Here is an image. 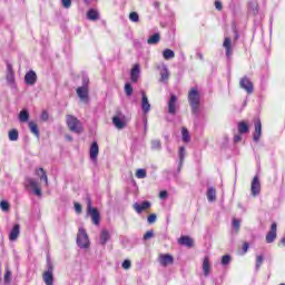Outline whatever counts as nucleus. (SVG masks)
I'll return each mask as SVG.
<instances>
[{"label": "nucleus", "instance_id": "obj_29", "mask_svg": "<svg viewBox=\"0 0 285 285\" xmlns=\"http://www.w3.org/2000/svg\"><path fill=\"white\" fill-rule=\"evenodd\" d=\"M160 39H161V37L159 36V33H154L151 37L148 38L147 43L153 46L155 43H159Z\"/></svg>", "mask_w": 285, "mask_h": 285}, {"label": "nucleus", "instance_id": "obj_61", "mask_svg": "<svg viewBox=\"0 0 285 285\" xmlns=\"http://www.w3.org/2000/svg\"><path fill=\"white\" fill-rule=\"evenodd\" d=\"M235 39H239V35H237V33H236V37H235Z\"/></svg>", "mask_w": 285, "mask_h": 285}, {"label": "nucleus", "instance_id": "obj_1", "mask_svg": "<svg viewBox=\"0 0 285 285\" xmlns=\"http://www.w3.org/2000/svg\"><path fill=\"white\" fill-rule=\"evenodd\" d=\"M188 101L191 108L193 115H199V90L191 88L188 92Z\"/></svg>", "mask_w": 285, "mask_h": 285}, {"label": "nucleus", "instance_id": "obj_41", "mask_svg": "<svg viewBox=\"0 0 285 285\" xmlns=\"http://www.w3.org/2000/svg\"><path fill=\"white\" fill-rule=\"evenodd\" d=\"M262 264H264V256L258 255L256 256V271H259L262 267Z\"/></svg>", "mask_w": 285, "mask_h": 285}, {"label": "nucleus", "instance_id": "obj_8", "mask_svg": "<svg viewBox=\"0 0 285 285\" xmlns=\"http://www.w3.org/2000/svg\"><path fill=\"white\" fill-rule=\"evenodd\" d=\"M24 186L27 188H32L35 195H37V197H41V188H39V183H37L35 178H26Z\"/></svg>", "mask_w": 285, "mask_h": 285}, {"label": "nucleus", "instance_id": "obj_49", "mask_svg": "<svg viewBox=\"0 0 285 285\" xmlns=\"http://www.w3.org/2000/svg\"><path fill=\"white\" fill-rule=\"evenodd\" d=\"M215 8H216V10L222 11L224 9V6L222 4V1L216 0L215 1Z\"/></svg>", "mask_w": 285, "mask_h": 285}, {"label": "nucleus", "instance_id": "obj_16", "mask_svg": "<svg viewBox=\"0 0 285 285\" xmlns=\"http://www.w3.org/2000/svg\"><path fill=\"white\" fill-rule=\"evenodd\" d=\"M89 157L92 161H97V157H99V145L96 141L91 144Z\"/></svg>", "mask_w": 285, "mask_h": 285}, {"label": "nucleus", "instance_id": "obj_31", "mask_svg": "<svg viewBox=\"0 0 285 285\" xmlns=\"http://www.w3.org/2000/svg\"><path fill=\"white\" fill-rule=\"evenodd\" d=\"M181 135L183 141H185V144H188L190 141V134L188 132V129L186 127H183Z\"/></svg>", "mask_w": 285, "mask_h": 285}, {"label": "nucleus", "instance_id": "obj_60", "mask_svg": "<svg viewBox=\"0 0 285 285\" xmlns=\"http://www.w3.org/2000/svg\"><path fill=\"white\" fill-rule=\"evenodd\" d=\"M36 175L41 178V171L39 169L36 171Z\"/></svg>", "mask_w": 285, "mask_h": 285}, {"label": "nucleus", "instance_id": "obj_38", "mask_svg": "<svg viewBox=\"0 0 285 285\" xmlns=\"http://www.w3.org/2000/svg\"><path fill=\"white\" fill-rule=\"evenodd\" d=\"M7 81L11 86V88H14V73L9 72L7 75Z\"/></svg>", "mask_w": 285, "mask_h": 285}, {"label": "nucleus", "instance_id": "obj_23", "mask_svg": "<svg viewBox=\"0 0 285 285\" xmlns=\"http://www.w3.org/2000/svg\"><path fill=\"white\" fill-rule=\"evenodd\" d=\"M108 239H110V232H108L107 229H102L100 233V244L102 246H106Z\"/></svg>", "mask_w": 285, "mask_h": 285}, {"label": "nucleus", "instance_id": "obj_3", "mask_svg": "<svg viewBox=\"0 0 285 285\" xmlns=\"http://www.w3.org/2000/svg\"><path fill=\"white\" fill-rule=\"evenodd\" d=\"M66 121L69 130L71 132H76V135H80V132H83V127L81 126V121L77 119V117L72 115L66 116Z\"/></svg>", "mask_w": 285, "mask_h": 285}, {"label": "nucleus", "instance_id": "obj_28", "mask_svg": "<svg viewBox=\"0 0 285 285\" xmlns=\"http://www.w3.org/2000/svg\"><path fill=\"white\" fill-rule=\"evenodd\" d=\"M163 57L164 59H166V61L175 59V51H173L171 49H165L163 52Z\"/></svg>", "mask_w": 285, "mask_h": 285}, {"label": "nucleus", "instance_id": "obj_40", "mask_svg": "<svg viewBox=\"0 0 285 285\" xmlns=\"http://www.w3.org/2000/svg\"><path fill=\"white\" fill-rule=\"evenodd\" d=\"M0 208L3 210V213H8L10 210V204L6 200H2L0 203Z\"/></svg>", "mask_w": 285, "mask_h": 285}, {"label": "nucleus", "instance_id": "obj_36", "mask_svg": "<svg viewBox=\"0 0 285 285\" xmlns=\"http://www.w3.org/2000/svg\"><path fill=\"white\" fill-rule=\"evenodd\" d=\"M39 171L41 173L40 181H45L46 186H48V174H46L43 168H39Z\"/></svg>", "mask_w": 285, "mask_h": 285}, {"label": "nucleus", "instance_id": "obj_11", "mask_svg": "<svg viewBox=\"0 0 285 285\" xmlns=\"http://www.w3.org/2000/svg\"><path fill=\"white\" fill-rule=\"evenodd\" d=\"M266 243L267 244H273L275 239H277V223H273L271 226L269 232L266 235Z\"/></svg>", "mask_w": 285, "mask_h": 285}, {"label": "nucleus", "instance_id": "obj_18", "mask_svg": "<svg viewBox=\"0 0 285 285\" xmlns=\"http://www.w3.org/2000/svg\"><path fill=\"white\" fill-rule=\"evenodd\" d=\"M262 137V120L256 119L255 120V132L253 135L254 141H259V138Z\"/></svg>", "mask_w": 285, "mask_h": 285}, {"label": "nucleus", "instance_id": "obj_39", "mask_svg": "<svg viewBox=\"0 0 285 285\" xmlns=\"http://www.w3.org/2000/svg\"><path fill=\"white\" fill-rule=\"evenodd\" d=\"M146 176H147L146 169H137L136 177L138 179H146Z\"/></svg>", "mask_w": 285, "mask_h": 285}, {"label": "nucleus", "instance_id": "obj_37", "mask_svg": "<svg viewBox=\"0 0 285 285\" xmlns=\"http://www.w3.org/2000/svg\"><path fill=\"white\" fill-rule=\"evenodd\" d=\"M242 226V222L237 218L233 219V228L235 229V233H239V228Z\"/></svg>", "mask_w": 285, "mask_h": 285}, {"label": "nucleus", "instance_id": "obj_51", "mask_svg": "<svg viewBox=\"0 0 285 285\" xmlns=\"http://www.w3.org/2000/svg\"><path fill=\"white\" fill-rule=\"evenodd\" d=\"M75 210H76V213H77L78 215L81 214V210H82L81 204L75 203Z\"/></svg>", "mask_w": 285, "mask_h": 285}, {"label": "nucleus", "instance_id": "obj_15", "mask_svg": "<svg viewBox=\"0 0 285 285\" xmlns=\"http://www.w3.org/2000/svg\"><path fill=\"white\" fill-rule=\"evenodd\" d=\"M178 244L180 246H187V248H193L195 246V240H193V238H190V236H181L178 239Z\"/></svg>", "mask_w": 285, "mask_h": 285}, {"label": "nucleus", "instance_id": "obj_59", "mask_svg": "<svg viewBox=\"0 0 285 285\" xmlns=\"http://www.w3.org/2000/svg\"><path fill=\"white\" fill-rule=\"evenodd\" d=\"M66 139H67V141H72V136L67 135V136H66Z\"/></svg>", "mask_w": 285, "mask_h": 285}, {"label": "nucleus", "instance_id": "obj_4", "mask_svg": "<svg viewBox=\"0 0 285 285\" xmlns=\"http://www.w3.org/2000/svg\"><path fill=\"white\" fill-rule=\"evenodd\" d=\"M87 214L91 217L92 224H95V226H99L101 215L99 214L98 208L92 207V200H90V198L87 199Z\"/></svg>", "mask_w": 285, "mask_h": 285}, {"label": "nucleus", "instance_id": "obj_21", "mask_svg": "<svg viewBox=\"0 0 285 285\" xmlns=\"http://www.w3.org/2000/svg\"><path fill=\"white\" fill-rule=\"evenodd\" d=\"M20 227L19 224L14 225L9 234L10 242H17V238L19 237Z\"/></svg>", "mask_w": 285, "mask_h": 285}, {"label": "nucleus", "instance_id": "obj_33", "mask_svg": "<svg viewBox=\"0 0 285 285\" xmlns=\"http://www.w3.org/2000/svg\"><path fill=\"white\" fill-rule=\"evenodd\" d=\"M19 139V131L17 129H12L9 131V140L17 141Z\"/></svg>", "mask_w": 285, "mask_h": 285}, {"label": "nucleus", "instance_id": "obj_42", "mask_svg": "<svg viewBox=\"0 0 285 285\" xmlns=\"http://www.w3.org/2000/svg\"><path fill=\"white\" fill-rule=\"evenodd\" d=\"M130 21H134V23H137L139 21V13L132 11L129 13Z\"/></svg>", "mask_w": 285, "mask_h": 285}, {"label": "nucleus", "instance_id": "obj_53", "mask_svg": "<svg viewBox=\"0 0 285 285\" xmlns=\"http://www.w3.org/2000/svg\"><path fill=\"white\" fill-rule=\"evenodd\" d=\"M155 234L153 233V230H148L145 235H144V239H151V237L154 236Z\"/></svg>", "mask_w": 285, "mask_h": 285}, {"label": "nucleus", "instance_id": "obj_5", "mask_svg": "<svg viewBox=\"0 0 285 285\" xmlns=\"http://www.w3.org/2000/svg\"><path fill=\"white\" fill-rule=\"evenodd\" d=\"M77 245L79 246V248L90 247V239L88 238V233H86V229H83V227H80L78 229Z\"/></svg>", "mask_w": 285, "mask_h": 285}, {"label": "nucleus", "instance_id": "obj_35", "mask_svg": "<svg viewBox=\"0 0 285 285\" xmlns=\"http://www.w3.org/2000/svg\"><path fill=\"white\" fill-rule=\"evenodd\" d=\"M151 149L161 150V140L159 139L151 140Z\"/></svg>", "mask_w": 285, "mask_h": 285}, {"label": "nucleus", "instance_id": "obj_45", "mask_svg": "<svg viewBox=\"0 0 285 285\" xmlns=\"http://www.w3.org/2000/svg\"><path fill=\"white\" fill-rule=\"evenodd\" d=\"M130 80L132 83H137V81L139 80V72H131Z\"/></svg>", "mask_w": 285, "mask_h": 285}, {"label": "nucleus", "instance_id": "obj_22", "mask_svg": "<svg viewBox=\"0 0 285 285\" xmlns=\"http://www.w3.org/2000/svg\"><path fill=\"white\" fill-rule=\"evenodd\" d=\"M178 157H179L178 170H181V167L184 166V159H186V147H180L179 148Z\"/></svg>", "mask_w": 285, "mask_h": 285}, {"label": "nucleus", "instance_id": "obj_56", "mask_svg": "<svg viewBox=\"0 0 285 285\" xmlns=\"http://www.w3.org/2000/svg\"><path fill=\"white\" fill-rule=\"evenodd\" d=\"M234 141L237 144V142H239V141H242V135H236L235 137H234Z\"/></svg>", "mask_w": 285, "mask_h": 285}, {"label": "nucleus", "instance_id": "obj_19", "mask_svg": "<svg viewBox=\"0 0 285 285\" xmlns=\"http://www.w3.org/2000/svg\"><path fill=\"white\" fill-rule=\"evenodd\" d=\"M24 83H27V86H35V83H37V73L27 72L24 76Z\"/></svg>", "mask_w": 285, "mask_h": 285}, {"label": "nucleus", "instance_id": "obj_13", "mask_svg": "<svg viewBox=\"0 0 285 285\" xmlns=\"http://www.w3.org/2000/svg\"><path fill=\"white\" fill-rule=\"evenodd\" d=\"M239 86L243 90H246L248 95H253V82H250L248 78L240 79Z\"/></svg>", "mask_w": 285, "mask_h": 285}, {"label": "nucleus", "instance_id": "obj_43", "mask_svg": "<svg viewBox=\"0 0 285 285\" xmlns=\"http://www.w3.org/2000/svg\"><path fill=\"white\" fill-rule=\"evenodd\" d=\"M125 92H126L127 97H130L132 95V86L130 85V82H127L125 85Z\"/></svg>", "mask_w": 285, "mask_h": 285}, {"label": "nucleus", "instance_id": "obj_44", "mask_svg": "<svg viewBox=\"0 0 285 285\" xmlns=\"http://www.w3.org/2000/svg\"><path fill=\"white\" fill-rule=\"evenodd\" d=\"M168 79H170V73L168 72H165V73H161V77H160V82L161 83H168Z\"/></svg>", "mask_w": 285, "mask_h": 285}, {"label": "nucleus", "instance_id": "obj_52", "mask_svg": "<svg viewBox=\"0 0 285 285\" xmlns=\"http://www.w3.org/2000/svg\"><path fill=\"white\" fill-rule=\"evenodd\" d=\"M139 70H141V67L139 66V63L134 65V67L131 68L130 72H139Z\"/></svg>", "mask_w": 285, "mask_h": 285}, {"label": "nucleus", "instance_id": "obj_32", "mask_svg": "<svg viewBox=\"0 0 285 285\" xmlns=\"http://www.w3.org/2000/svg\"><path fill=\"white\" fill-rule=\"evenodd\" d=\"M29 128H30V131L32 132V135L39 137V127L37 126V124H35L33 121H30Z\"/></svg>", "mask_w": 285, "mask_h": 285}, {"label": "nucleus", "instance_id": "obj_14", "mask_svg": "<svg viewBox=\"0 0 285 285\" xmlns=\"http://www.w3.org/2000/svg\"><path fill=\"white\" fill-rule=\"evenodd\" d=\"M168 112L169 115H175L177 112V96L171 95L168 101Z\"/></svg>", "mask_w": 285, "mask_h": 285}, {"label": "nucleus", "instance_id": "obj_25", "mask_svg": "<svg viewBox=\"0 0 285 285\" xmlns=\"http://www.w3.org/2000/svg\"><path fill=\"white\" fill-rule=\"evenodd\" d=\"M207 199L213 203L217 199V190L214 187L207 189Z\"/></svg>", "mask_w": 285, "mask_h": 285}, {"label": "nucleus", "instance_id": "obj_46", "mask_svg": "<svg viewBox=\"0 0 285 285\" xmlns=\"http://www.w3.org/2000/svg\"><path fill=\"white\" fill-rule=\"evenodd\" d=\"M148 224H155L157 222V215L156 214H150L147 218Z\"/></svg>", "mask_w": 285, "mask_h": 285}, {"label": "nucleus", "instance_id": "obj_26", "mask_svg": "<svg viewBox=\"0 0 285 285\" xmlns=\"http://www.w3.org/2000/svg\"><path fill=\"white\" fill-rule=\"evenodd\" d=\"M87 18L89 21H97L99 19V12H97V10L90 9L87 12Z\"/></svg>", "mask_w": 285, "mask_h": 285}, {"label": "nucleus", "instance_id": "obj_24", "mask_svg": "<svg viewBox=\"0 0 285 285\" xmlns=\"http://www.w3.org/2000/svg\"><path fill=\"white\" fill-rule=\"evenodd\" d=\"M203 272L205 277H208V275H210V261L208 259V257H205L203 261Z\"/></svg>", "mask_w": 285, "mask_h": 285}, {"label": "nucleus", "instance_id": "obj_10", "mask_svg": "<svg viewBox=\"0 0 285 285\" xmlns=\"http://www.w3.org/2000/svg\"><path fill=\"white\" fill-rule=\"evenodd\" d=\"M150 206H153V204L149 200H144L141 204L135 203L132 208L138 215H141V213L148 210Z\"/></svg>", "mask_w": 285, "mask_h": 285}, {"label": "nucleus", "instance_id": "obj_30", "mask_svg": "<svg viewBox=\"0 0 285 285\" xmlns=\"http://www.w3.org/2000/svg\"><path fill=\"white\" fill-rule=\"evenodd\" d=\"M19 119L22 124H26L28 119H30V114L28 112V110H21L19 114Z\"/></svg>", "mask_w": 285, "mask_h": 285}, {"label": "nucleus", "instance_id": "obj_58", "mask_svg": "<svg viewBox=\"0 0 285 285\" xmlns=\"http://www.w3.org/2000/svg\"><path fill=\"white\" fill-rule=\"evenodd\" d=\"M7 71H8V72H12V65L7 63Z\"/></svg>", "mask_w": 285, "mask_h": 285}, {"label": "nucleus", "instance_id": "obj_47", "mask_svg": "<svg viewBox=\"0 0 285 285\" xmlns=\"http://www.w3.org/2000/svg\"><path fill=\"white\" fill-rule=\"evenodd\" d=\"M222 264H223V266L230 264V256L229 255L223 256Z\"/></svg>", "mask_w": 285, "mask_h": 285}, {"label": "nucleus", "instance_id": "obj_9", "mask_svg": "<svg viewBox=\"0 0 285 285\" xmlns=\"http://www.w3.org/2000/svg\"><path fill=\"white\" fill-rule=\"evenodd\" d=\"M250 190L253 197H257L262 193V183L259 181V176H255L252 180Z\"/></svg>", "mask_w": 285, "mask_h": 285}, {"label": "nucleus", "instance_id": "obj_2", "mask_svg": "<svg viewBox=\"0 0 285 285\" xmlns=\"http://www.w3.org/2000/svg\"><path fill=\"white\" fill-rule=\"evenodd\" d=\"M90 83V79L87 77L82 78V86L78 87L76 89V92L80 99V101H83V104H88V98L90 95V88L88 87V85Z\"/></svg>", "mask_w": 285, "mask_h": 285}, {"label": "nucleus", "instance_id": "obj_17", "mask_svg": "<svg viewBox=\"0 0 285 285\" xmlns=\"http://www.w3.org/2000/svg\"><path fill=\"white\" fill-rule=\"evenodd\" d=\"M158 262L160 266H169V264H173L174 258L170 254H161L158 258Z\"/></svg>", "mask_w": 285, "mask_h": 285}, {"label": "nucleus", "instance_id": "obj_55", "mask_svg": "<svg viewBox=\"0 0 285 285\" xmlns=\"http://www.w3.org/2000/svg\"><path fill=\"white\" fill-rule=\"evenodd\" d=\"M159 197H160L161 199H167V198H168V191H166V190L160 191V193H159Z\"/></svg>", "mask_w": 285, "mask_h": 285}, {"label": "nucleus", "instance_id": "obj_50", "mask_svg": "<svg viewBox=\"0 0 285 285\" xmlns=\"http://www.w3.org/2000/svg\"><path fill=\"white\" fill-rule=\"evenodd\" d=\"M63 8H70L72 6V0H62Z\"/></svg>", "mask_w": 285, "mask_h": 285}, {"label": "nucleus", "instance_id": "obj_12", "mask_svg": "<svg viewBox=\"0 0 285 285\" xmlns=\"http://www.w3.org/2000/svg\"><path fill=\"white\" fill-rule=\"evenodd\" d=\"M141 110L145 115H148V112H150V101L148 100L146 91H141Z\"/></svg>", "mask_w": 285, "mask_h": 285}, {"label": "nucleus", "instance_id": "obj_7", "mask_svg": "<svg viewBox=\"0 0 285 285\" xmlns=\"http://www.w3.org/2000/svg\"><path fill=\"white\" fill-rule=\"evenodd\" d=\"M112 124L118 130H124V128H126V116L121 114V111H118L112 117Z\"/></svg>", "mask_w": 285, "mask_h": 285}, {"label": "nucleus", "instance_id": "obj_54", "mask_svg": "<svg viewBox=\"0 0 285 285\" xmlns=\"http://www.w3.org/2000/svg\"><path fill=\"white\" fill-rule=\"evenodd\" d=\"M41 119H42V121H48V119H49L48 111H42Z\"/></svg>", "mask_w": 285, "mask_h": 285}, {"label": "nucleus", "instance_id": "obj_34", "mask_svg": "<svg viewBox=\"0 0 285 285\" xmlns=\"http://www.w3.org/2000/svg\"><path fill=\"white\" fill-rule=\"evenodd\" d=\"M11 282H12V272L7 268L4 274V284L10 285Z\"/></svg>", "mask_w": 285, "mask_h": 285}, {"label": "nucleus", "instance_id": "obj_57", "mask_svg": "<svg viewBox=\"0 0 285 285\" xmlns=\"http://www.w3.org/2000/svg\"><path fill=\"white\" fill-rule=\"evenodd\" d=\"M243 250L244 253H248V243H244Z\"/></svg>", "mask_w": 285, "mask_h": 285}, {"label": "nucleus", "instance_id": "obj_48", "mask_svg": "<svg viewBox=\"0 0 285 285\" xmlns=\"http://www.w3.org/2000/svg\"><path fill=\"white\" fill-rule=\"evenodd\" d=\"M130 266H132V264L130 263V261H128V259L124 261V263H122V268H124L125 271L130 269Z\"/></svg>", "mask_w": 285, "mask_h": 285}, {"label": "nucleus", "instance_id": "obj_27", "mask_svg": "<svg viewBox=\"0 0 285 285\" xmlns=\"http://www.w3.org/2000/svg\"><path fill=\"white\" fill-rule=\"evenodd\" d=\"M248 130H249V128H248V124H246V121L238 122L239 135H246V132H248Z\"/></svg>", "mask_w": 285, "mask_h": 285}, {"label": "nucleus", "instance_id": "obj_6", "mask_svg": "<svg viewBox=\"0 0 285 285\" xmlns=\"http://www.w3.org/2000/svg\"><path fill=\"white\" fill-rule=\"evenodd\" d=\"M42 279L46 285H55V266L52 263H47V271L42 274Z\"/></svg>", "mask_w": 285, "mask_h": 285}, {"label": "nucleus", "instance_id": "obj_20", "mask_svg": "<svg viewBox=\"0 0 285 285\" xmlns=\"http://www.w3.org/2000/svg\"><path fill=\"white\" fill-rule=\"evenodd\" d=\"M223 47L226 50V57H232L233 56V42H232L230 38L224 39Z\"/></svg>", "mask_w": 285, "mask_h": 285}]
</instances>
